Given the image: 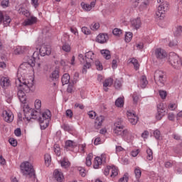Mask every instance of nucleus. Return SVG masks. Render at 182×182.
I'll return each instance as SVG.
<instances>
[{
  "mask_svg": "<svg viewBox=\"0 0 182 182\" xmlns=\"http://www.w3.org/2000/svg\"><path fill=\"white\" fill-rule=\"evenodd\" d=\"M109 41V36L107 33H100L96 38V42L98 43H106Z\"/></svg>",
  "mask_w": 182,
  "mask_h": 182,
  "instance_id": "obj_17",
  "label": "nucleus"
},
{
  "mask_svg": "<svg viewBox=\"0 0 182 182\" xmlns=\"http://www.w3.org/2000/svg\"><path fill=\"white\" fill-rule=\"evenodd\" d=\"M39 53L41 56H46V55L49 56L52 53V48L50 46L43 44L40 47Z\"/></svg>",
  "mask_w": 182,
  "mask_h": 182,
  "instance_id": "obj_11",
  "label": "nucleus"
},
{
  "mask_svg": "<svg viewBox=\"0 0 182 182\" xmlns=\"http://www.w3.org/2000/svg\"><path fill=\"white\" fill-rule=\"evenodd\" d=\"M44 160L46 166L49 167V166H50V161H52V157L50 156V154H46L44 156Z\"/></svg>",
  "mask_w": 182,
  "mask_h": 182,
  "instance_id": "obj_35",
  "label": "nucleus"
},
{
  "mask_svg": "<svg viewBox=\"0 0 182 182\" xmlns=\"http://www.w3.org/2000/svg\"><path fill=\"white\" fill-rule=\"evenodd\" d=\"M95 65L97 70H100V71L103 70V65L99 60L95 61Z\"/></svg>",
  "mask_w": 182,
  "mask_h": 182,
  "instance_id": "obj_47",
  "label": "nucleus"
},
{
  "mask_svg": "<svg viewBox=\"0 0 182 182\" xmlns=\"http://www.w3.org/2000/svg\"><path fill=\"white\" fill-rule=\"evenodd\" d=\"M155 18L158 21H163L166 18V11L164 10H159V7L155 13Z\"/></svg>",
  "mask_w": 182,
  "mask_h": 182,
  "instance_id": "obj_21",
  "label": "nucleus"
},
{
  "mask_svg": "<svg viewBox=\"0 0 182 182\" xmlns=\"http://www.w3.org/2000/svg\"><path fill=\"white\" fill-rule=\"evenodd\" d=\"M0 85L3 89H7L11 86V78L9 77H2L0 80Z\"/></svg>",
  "mask_w": 182,
  "mask_h": 182,
  "instance_id": "obj_15",
  "label": "nucleus"
},
{
  "mask_svg": "<svg viewBox=\"0 0 182 182\" xmlns=\"http://www.w3.org/2000/svg\"><path fill=\"white\" fill-rule=\"evenodd\" d=\"M54 178L58 182H62L63 181V179L65 178V176H63V173L60 171L59 169H55L53 173Z\"/></svg>",
  "mask_w": 182,
  "mask_h": 182,
  "instance_id": "obj_18",
  "label": "nucleus"
},
{
  "mask_svg": "<svg viewBox=\"0 0 182 182\" xmlns=\"http://www.w3.org/2000/svg\"><path fill=\"white\" fill-rule=\"evenodd\" d=\"M149 4H150V1H149V0H144L141 4L140 5V9H146Z\"/></svg>",
  "mask_w": 182,
  "mask_h": 182,
  "instance_id": "obj_48",
  "label": "nucleus"
},
{
  "mask_svg": "<svg viewBox=\"0 0 182 182\" xmlns=\"http://www.w3.org/2000/svg\"><path fill=\"white\" fill-rule=\"evenodd\" d=\"M115 106H117V107H123V106H124V98L122 97H118L115 100Z\"/></svg>",
  "mask_w": 182,
  "mask_h": 182,
  "instance_id": "obj_29",
  "label": "nucleus"
},
{
  "mask_svg": "<svg viewBox=\"0 0 182 182\" xmlns=\"http://www.w3.org/2000/svg\"><path fill=\"white\" fill-rule=\"evenodd\" d=\"M146 159L149 161H151L153 160V150L150 148L146 149Z\"/></svg>",
  "mask_w": 182,
  "mask_h": 182,
  "instance_id": "obj_38",
  "label": "nucleus"
},
{
  "mask_svg": "<svg viewBox=\"0 0 182 182\" xmlns=\"http://www.w3.org/2000/svg\"><path fill=\"white\" fill-rule=\"evenodd\" d=\"M134 171L135 177L139 182V180H140V177H141V169L140 168V167L136 166Z\"/></svg>",
  "mask_w": 182,
  "mask_h": 182,
  "instance_id": "obj_32",
  "label": "nucleus"
},
{
  "mask_svg": "<svg viewBox=\"0 0 182 182\" xmlns=\"http://www.w3.org/2000/svg\"><path fill=\"white\" fill-rule=\"evenodd\" d=\"M127 116L131 124H133V125L137 124V122H139V117L136 115V113H134V111H127Z\"/></svg>",
  "mask_w": 182,
  "mask_h": 182,
  "instance_id": "obj_8",
  "label": "nucleus"
},
{
  "mask_svg": "<svg viewBox=\"0 0 182 182\" xmlns=\"http://www.w3.org/2000/svg\"><path fill=\"white\" fill-rule=\"evenodd\" d=\"M114 87L115 89H120V87H122V80H116L114 82Z\"/></svg>",
  "mask_w": 182,
  "mask_h": 182,
  "instance_id": "obj_55",
  "label": "nucleus"
},
{
  "mask_svg": "<svg viewBox=\"0 0 182 182\" xmlns=\"http://www.w3.org/2000/svg\"><path fill=\"white\" fill-rule=\"evenodd\" d=\"M173 161H168L165 162L164 166H165L166 168H171V167H173Z\"/></svg>",
  "mask_w": 182,
  "mask_h": 182,
  "instance_id": "obj_59",
  "label": "nucleus"
},
{
  "mask_svg": "<svg viewBox=\"0 0 182 182\" xmlns=\"http://www.w3.org/2000/svg\"><path fill=\"white\" fill-rule=\"evenodd\" d=\"M61 82L63 85H68L70 82V75L68 73L64 74L62 77Z\"/></svg>",
  "mask_w": 182,
  "mask_h": 182,
  "instance_id": "obj_31",
  "label": "nucleus"
},
{
  "mask_svg": "<svg viewBox=\"0 0 182 182\" xmlns=\"http://www.w3.org/2000/svg\"><path fill=\"white\" fill-rule=\"evenodd\" d=\"M9 23H11V18L9 16L5 15L2 11H0V25L9 26Z\"/></svg>",
  "mask_w": 182,
  "mask_h": 182,
  "instance_id": "obj_12",
  "label": "nucleus"
},
{
  "mask_svg": "<svg viewBox=\"0 0 182 182\" xmlns=\"http://www.w3.org/2000/svg\"><path fill=\"white\" fill-rule=\"evenodd\" d=\"M112 85H113L112 78L109 77L106 79L103 82V87H104L105 92H107L109 90V88L107 87H110V86H112Z\"/></svg>",
  "mask_w": 182,
  "mask_h": 182,
  "instance_id": "obj_22",
  "label": "nucleus"
},
{
  "mask_svg": "<svg viewBox=\"0 0 182 182\" xmlns=\"http://www.w3.org/2000/svg\"><path fill=\"white\" fill-rule=\"evenodd\" d=\"M91 29L92 31H97V29H99V28H100V24H99V23H93L91 25Z\"/></svg>",
  "mask_w": 182,
  "mask_h": 182,
  "instance_id": "obj_54",
  "label": "nucleus"
},
{
  "mask_svg": "<svg viewBox=\"0 0 182 182\" xmlns=\"http://www.w3.org/2000/svg\"><path fill=\"white\" fill-rule=\"evenodd\" d=\"M93 159V154H89L86 158L85 164L87 167H90L92 166V160Z\"/></svg>",
  "mask_w": 182,
  "mask_h": 182,
  "instance_id": "obj_37",
  "label": "nucleus"
},
{
  "mask_svg": "<svg viewBox=\"0 0 182 182\" xmlns=\"http://www.w3.org/2000/svg\"><path fill=\"white\" fill-rule=\"evenodd\" d=\"M100 53L107 60H109V59L112 58V55L110 54V51L109 50H101Z\"/></svg>",
  "mask_w": 182,
  "mask_h": 182,
  "instance_id": "obj_27",
  "label": "nucleus"
},
{
  "mask_svg": "<svg viewBox=\"0 0 182 182\" xmlns=\"http://www.w3.org/2000/svg\"><path fill=\"white\" fill-rule=\"evenodd\" d=\"M50 78L52 80H56V79H59V68H55L50 74Z\"/></svg>",
  "mask_w": 182,
  "mask_h": 182,
  "instance_id": "obj_26",
  "label": "nucleus"
},
{
  "mask_svg": "<svg viewBox=\"0 0 182 182\" xmlns=\"http://www.w3.org/2000/svg\"><path fill=\"white\" fill-rule=\"evenodd\" d=\"M90 119H95L96 117V112H95L94 111H90L87 113Z\"/></svg>",
  "mask_w": 182,
  "mask_h": 182,
  "instance_id": "obj_63",
  "label": "nucleus"
},
{
  "mask_svg": "<svg viewBox=\"0 0 182 182\" xmlns=\"http://www.w3.org/2000/svg\"><path fill=\"white\" fill-rule=\"evenodd\" d=\"M132 39H133V33L126 32L124 35V41L126 43L132 42Z\"/></svg>",
  "mask_w": 182,
  "mask_h": 182,
  "instance_id": "obj_33",
  "label": "nucleus"
},
{
  "mask_svg": "<svg viewBox=\"0 0 182 182\" xmlns=\"http://www.w3.org/2000/svg\"><path fill=\"white\" fill-rule=\"evenodd\" d=\"M159 95L161 98L166 99V97H167V91L163 90H160L159 91Z\"/></svg>",
  "mask_w": 182,
  "mask_h": 182,
  "instance_id": "obj_51",
  "label": "nucleus"
},
{
  "mask_svg": "<svg viewBox=\"0 0 182 182\" xmlns=\"http://www.w3.org/2000/svg\"><path fill=\"white\" fill-rule=\"evenodd\" d=\"M14 53V55H22V53H23L22 46H18L15 47Z\"/></svg>",
  "mask_w": 182,
  "mask_h": 182,
  "instance_id": "obj_43",
  "label": "nucleus"
},
{
  "mask_svg": "<svg viewBox=\"0 0 182 182\" xmlns=\"http://www.w3.org/2000/svg\"><path fill=\"white\" fill-rule=\"evenodd\" d=\"M75 146L76 143L72 140H68L65 141V149H67V150H72V149L75 147Z\"/></svg>",
  "mask_w": 182,
  "mask_h": 182,
  "instance_id": "obj_28",
  "label": "nucleus"
},
{
  "mask_svg": "<svg viewBox=\"0 0 182 182\" xmlns=\"http://www.w3.org/2000/svg\"><path fill=\"white\" fill-rule=\"evenodd\" d=\"M159 11H168V2L164 1L162 4L158 6Z\"/></svg>",
  "mask_w": 182,
  "mask_h": 182,
  "instance_id": "obj_34",
  "label": "nucleus"
},
{
  "mask_svg": "<svg viewBox=\"0 0 182 182\" xmlns=\"http://www.w3.org/2000/svg\"><path fill=\"white\" fill-rule=\"evenodd\" d=\"M85 58L87 59H90V60H93L95 59V53L93 51H88L85 53Z\"/></svg>",
  "mask_w": 182,
  "mask_h": 182,
  "instance_id": "obj_44",
  "label": "nucleus"
},
{
  "mask_svg": "<svg viewBox=\"0 0 182 182\" xmlns=\"http://www.w3.org/2000/svg\"><path fill=\"white\" fill-rule=\"evenodd\" d=\"M61 167H63V168H68V167L70 166V162H69V160L66 159H63L60 161Z\"/></svg>",
  "mask_w": 182,
  "mask_h": 182,
  "instance_id": "obj_36",
  "label": "nucleus"
},
{
  "mask_svg": "<svg viewBox=\"0 0 182 182\" xmlns=\"http://www.w3.org/2000/svg\"><path fill=\"white\" fill-rule=\"evenodd\" d=\"M53 151L54 153L56 154V156H60V146L59 144H55L53 146Z\"/></svg>",
  "mask_w": 182,
  "mask_h": 182,
  "instance_id": "obj_45",
  "label": "nucleus"
},
{
  "mask_svg": "<svg viewBox=\"0 0 182 182\" xmlns=\"http://www.w3.org/2000/svg\"><path fill=\"white\" fill-rule=\"evenodd\" d=\"M32 6L34 8H38L39 6V0H31V1Z\"/></svg>",
  "mask_w": 182,
  "mask_h": 182,
  "instance_id": "obj_61",
  "label": "nucleus"
},
{
  "mask_svg": "<svg viewBox=\"0 0 182 182\" xmlns=\"http://www.w3.org/2000/svg\"><path fill=\"white\" fill-rule=\"evenodd\" d=\"M31 48L30 46H21V50L23 53H28L31 50Z\"/></svg>",
  "mask_w": 182,
  "mask_h": 182,
  "instance_id": "obj_57",
  "label": "nucleus"
},
{
  "mask_svg": "<svg viewBox=\"0 0 182 182\" xmlns=\"http://www.w3.org/2000/svg\"><path fill=\"white\" fill-rule=\"evenodd\" d=\"M129 181V177L124 175L122 178L119 180V182H127Z\"/></svg>",
  "mask_w": 182,
  "mask_h": 182,
  "instance_id": "obj_64",
  "label": "nucleus"
},
{
  "mask_svg": "<svg viewBox=\"0 0 182 182\" xmlns=\"http://www.w3.org/2000/svg\"><path fill=\"white\" fill-rule=\"evenodd\" d=\"M181 34H182V26H178L176 28V31L174 32V36H176V37L181 36Z\"/></svg>",
  "mask_w": 182,
  "mask_h": 182,
  "instance_id": "obj_46",
  "label": "nucleus"
},
{
  "mask_svg": "<svg viewBox=\"0 0 182 182\" xmlns=\"http://www.w3.org/2000/svg\"><path fill=\"white\" fill-rule=\"evenodd\" d=\"M105 161H106L105 154H102L101 157L97 156L94 161V165H93L94 168H98L99 166H102V164L104 163Z\"/></svg>",
  "mask_w": 182,
  "mask_h": 182,
  "instance_id": "obj_14",
  "label": "nucleus"
},
{
  "mask_svg": "<svg viewBox=\"0 0 182 182\" xmlns=\"http://www.w3.org/2000/svg\"><path fill=\"white\" fill-rule=\"evenodd\" d=\"M18 12L20 14V15H24V16H29V15H31V14L29 13V11L28 10H26V9L25 8H21L18 10Z\"/></svg>",
  "mask_w": 182,
  "mask_h": 182,
  "instance_id": "obj_40",
  "label": "nucleus"
},
{
  "mask_svg": "<svg viewBox=\"0 0 182 182\" xmlns=\"http://www.w3.org/2000/svg\"><path fill=\"white\" fill-rule=\"evenodd\" d=\"M81 31L85 35H90V29H89L87 27H82Z\"/></svg>",
  "mask_w": 182,
  "mask_h": 182,
  "instance_id": "obj_58",
  "label": "nucleus"
},
{
  "mask_svg": "<svg viewBox=\"0 0 182 182\" xmlns=\"http://www.w3.org/2000/svg\"><path fill=\"white\" fill-rule=\"evenodd\" d=\"M18 12L20 14V15H24V16H29V15H31V14L29 13V11L28 10H26V9L25 8H21L18 10Z\"/></svg>",
  "mask_w": 182,
  "mask_h": 182,
  "instance_id": "obj_41",
  "label": "nucleus"
},
{
  "mask_svg": "<svg viewBox=\"0 0 182 182\" xmlns=\"http://www.w3.org/2000/svg\"><path fill=\"white\" fill-rule=\"evenodd\" d=\"M168 108L169 109V110H176V109H177V104L171 103L169 104Z\"/></svg>",
  "mask_w": 182,
  "mask_h": 182,
  "instance_id": "obj_62",
  "label": "nucleus"
},
{
  "mask_svg": "<svg viewBox=\"0 0 182 182\" xmlns=\"http://www.w3.org/2000/svg\"><path fill=\"white\" fill-rule=\"evenodd\" d=\"M39 56L38 51H35L28 60V63H23L20 65L17 71V77L16 80V85L18 89V97L21 103L25 105L26 103V94L31 92L33 87V76L28 75V66L30 65L31 68L35 66L36 58Z\"/></svg>",
  "mask_w": 182,
  "mask_h": 182,
  "instance_id": "obj_1",
  "label": "nucleus"
},
{
  "mask_svg": "<svg viewBox=\"0 0 182 182\" xmlns=\"http://www.w3.org/2000/svg\"><path fill=\"white\" fill-rule=\"evenodd\" d=\"M166 116V106L164 104L161 103L158 105V112L156 115V120H161Z\"/></svg>",
  "mask_w": 182,
  "mask_h": 182,
  "instance_id": "obj_9",
  "label": "nucleus"
},
{
  "mask_svg": "<svg viewBox=\"0 0 182 182\" xmlns=\"http://www.w3.org/2000/svg\"><path fill=\"white\" fill-rule=\"evenodd\" d=\"M31 110L32 109L29 107V105H25L23 107L24 116L27 120H29V113H32L31 112Z\"/></svg>",
  "mask_w": 182,
  "mask_h": 182,
  "instance_id": "obj_30",
  "label": "nucleus"
},
{
  "mask_svg": "<svg viewBox=\"0 0 182 182\" xmlns=\"http://www.w3.org/2000/svg\"><path fill=\"white\" fill-rule=\"evenodd\" d=\"M164 76V72L162 70H157L155 71L154 79L159 86H164V83H166V77Z\"/></svg>",
  "mask_w": 182,
  "mask_h": 182,
  "instance_id": "obj_6",
  "label": "nucleus"
},
{
  "mask_svg": "<svg viewBox=\"0 0 182 182\" xmlns=\"http://www.w3.org/2000/svg\"><path fill=\"white\" fill-rule=\"evenodd\" d=\"M109 171L111 173L110 177H112V178L116 177V176L119 174V169H117V168L114 166H109Z\"/></svg>",
  "mask_w": 182,
  "mask_h": 182,
  "instance_id": "obj_25",
  "label": "nucleus"
},
{
  "mask_svg": "<svg viewBox=\"0 0 182 182\" xmlns=\"http://www.w3.org/2000/svg\"><path fill=\"white\" fill-rule=\"evenodd\" d=\"M2 117L6 123H12V122H14V113L9 109L3 111Z\"/></svg>",
  "mask_w": 182,
  "mask_h": 182,
  "instance_id": "obj_10",
  "label": "nucleus"
},
{
  "mask_svg": "<svg viewBox=\"0 0 182 182\" xmlns=\"http://www.w3.org/2000/svg\"><path fill=\"white\" fill-rule=\"evenodd\" d=\"M122 137L127 143H132L134 140V135L127 129H124V134H122Z\"/></svg>",
  "mask_w": 182,
  "mask_h": 182,
  "instance_id": "obj_7",
  "label": "nucleus"
},
{
  "mask_svg": "<svg viewBox=\"0 0 182 182\" xmlns=\"http://www.w3.org/2000/svg\"><path fill=\"white\" fill-rule=\"evenodd\" d=\"M168 62L173 69L178 70L182 68V58L174 52L169 53Z\"/></svg>",
  "mask_w": 182,
  "mask_h": 182,
  "instance_id": "obj_2",
  "label": "nucleus"
},
{
  "mask_svg": "<svg viewBox=\"0 0 182 182\" xmlns=\"http://www.w3.org/2000/svg\"><path fill=\"white\" fill-rule=\"evenodd\" d=\"M112 33L114 35V36H120V35H122V30L119 28H114L112 31Z\"/></svg>",
  "mask_w": 182,
  "mask_h": 182,
  "instance_id": "obj_53",
  "label": "nucleus"
},
{
  "mask_svg": "<svg viewBox=\"0 0 182 182\" xmlns=\"http://www.w3.org/2000/svg\"><path fill=\"white\" fill-rule=\"evenodd\" d=\"M36 22H38V18L35 16H31L23 22V26H29L36 23Z\"/></svg>",
  "mask_w": 182,
  "mask_h": 182,
  "instance_id": "obj_19",
  "label": "nucleus"
},
{
  "mask_svg": "<svg viewBox=\"0 0 182 182\" xmlns=\"http://www.w3.org/2000/svg\"><path fill=\"white\" fill-rule=\"evenodd\" d=\"M112 132L115 136H122L124 134V125L123 124V119H117L113 126Z\"/></svg>",
  "mask_w": 182,
  "mask_h": 182,
  "instance_id": "obj_4",
  "label": "nucleus"
},
{
  "mask_svg": "<svg viewBox=\"0 0 182 182\" xmlns=\"http://www.w3.org/2000/svg\"><path fill=\"white\" fill-rule=\"evenodd\" d=\"M80 5L83 11L85 12H89L91 9H93V8L96 6V0L91 1L90 4L87 3L82 2Z\"/></svg>",
  "mask_w": 182,
  "mask_h": 182,
  "instance_id": "obj_13",
  "label": "nucleus"
},
{
  "mask_svg": "<svg viewBox=\"0 0 182 182\" xmlns=\"http://www.w3.org/2000/svg\"><path fill=\"white\" fill-rule=\"evenodd\" d=\"M130 63H132V65H134V69H136V70H139V68H140L139 61L136 58H131Z\"/></svg>",
  "mask_w": 182,
  "mask_h": 182,
  "instance_id": "obj_39",
  "label": "nucleus"
},
{
  "mask_svg": "<svg viewBox=\"0 0 182 182\" xmlns=\"http://www.w3.org/2000/svg\"><path fill=\"white\" fill-rule=\"evenodd\" d=\"M21 170L23 174L25 176H34L35 171L33 170V166L28 161L23 162L21 164Z\"/></svg>",
  "mask_w": 182,
  "mask_h": 182,
  "instance_id": "obj_5",
  "label": "nucleus"
},
{
  "mask_svg": "<svg viewBox=\"0 0 182 182\" xmlns=\"http://www.w3.org/2000/svg\"><path fill=\"white\" fill-rule=\"evenodd\" d=\"M62 49L64 50V52H69L70 50V46L65 43L62 46Z\"/></svg>",
  "mask_w": 182,
  "mask_h": 182,
  "instance_id": "obj_60",
  "label": "nucleus"
},
{
  "mask_svg": "<svg viewBox=\"0 0 182 182\" xmlns=\"http://www.w3.org/2000/svg\"><path fill=\"white\" fill-rule=\"evenodd\" d=\"M155 56L157 59H165V58H167V53L162 48H156L155 50Z\"/></svg>",
  "mask_w": 182,
  "mask_h": 182,
  "instance_id": "obj_16",
  "label": "nucleus"
},
{
  "mask_svg": "<svg viewBox=\"0 0 182 182\" xmlns=\"http://www.w3.org/2000/svg\"><path fill=\"white\" fill-rule=\"evenodd\" d=\"M139 153H140V149H134L131 151V156L132 157H137Z\"/></svg>",
  "mask_w": 182,
  "mask_h": 182,
  "instance_id": "obj_56",
  "label": "nucleus"
},
{
  "mask_svg": "<svg viewBox=\"0 0 182 182\" xmlns=\"http://www.w3.org/2000/svg\"><path fill=\"white\" fill-rule=\"evenodd\" d=\"M9 141L10 144L11 146H13V147H16L18 146V141H16V139H15L14 138H10L9 139Z\"/></svg>",
  "mask_w": 182,
  "mask_h": 182,
  "instance_id": "obj_52",
  "label": "nucleus"
},
{
  "mask_svg": "<svg viewBox=\"0 0 182 182\" xmlns=\"http://www.w3.org/2000/svg\"><path fill=\"white\" fill-rule=\"evenodd\" d=\"M105 122V117L100 115L97 117L95 119V126L96 129H100L102 124Z\"/></svg>",
  "mask_w": 182,
  "mask_h": 182,
  "instance_id": "obj_24",
  "label": "nucleus"
},
{
  "mask_svg": "<svg viewBox=\"0 0 182 182\" xmlns=\"http://www.w3.org/2000/svg\"><path fill=\"white\" fill-rule=\"evenodd\" d=\"M131 26L133 29H139L141 26V19H140V18L132 19L131 21Z\"/></svg>",
  "mask_w": 182,
  "mask_h": 182,
  "instance_id": "obj_20",
  "label": "nucleus"
},
{
  "mask_svg": "<svg viewBox=\"0 0 182 182\" xmlns=\"http://www.w3.org/2000/svg\"><path fill=\"white\" fill-rule=\"evenodd\" d=\"M149 82L147 81V77L146 75H142L139 80L138 85L142 89H144L148 85Z\"/></svg>",
  "mask_w": 182,
  "mask_h": 182,
  "instance_id": "obj_23",
  "label": "nucleus"
},
{
  "mask_svg": "<svg viewBox=\"0 0 182 182\" xmlns=\"http://www.w3.org/2000/svg\"><path fill=\"white\" fill-rule=\"evenodd\" d=\"M154 136L156 140H160V139H161V134L159 129L154 131Z\"/></svg>",
  "mask_w": 182,
  "mask_h": 182,
  "instance_id": "obj_49",
  "label": "nucleus"
},
{
  "mask_svg": "<svg viewBox=\"0 0 182 182\" xmlns=\"http://www.w3.org/2000/svg\"><path fill=\"white\" fill-rule=\"evenodd\" d=\"M18 12L20 14V15H24V16H29V15H31V14L29 13V11L28 10H26V9L25 8H21L18 10Z\"/></svg>",
  "mask_w": 182,
  "mask_h": 182,
  "instance_id": "obj_42",
  "label": "nucleus"
},
{
  "mask_svg": "<svg viewBox=\"0 0 182 182\" xmlns=\"http://www.w3.org/2000/svg\"><path fill=\"white\" fill-rule=\"evenodd\" d=\"M34 106L37 110H39L41 107H42V102L41 101V100H36Z\"/></svg>",
  "mask_w": 182,
  "mask_h": 182,
  "instance_id": "obj_50",
  "label": "nucleus"
},
{
  "mask_svg": "<svg viewBox=\"0 0 182 182\" xmlns=\"http://www.w3.org/2000/svg\"><path fill=\"white\" fill-rule=\"evenodd\" d=\"M52 114L49 109H46L42 112L41 117L38 119L41 130H45L49 126V120H50Z\"/></svg>",
  "mask_w": 182,
  "mask_h": 182,
  "instance_id": "obj_3",
  "label": "nucleus"
}]
</instances>
